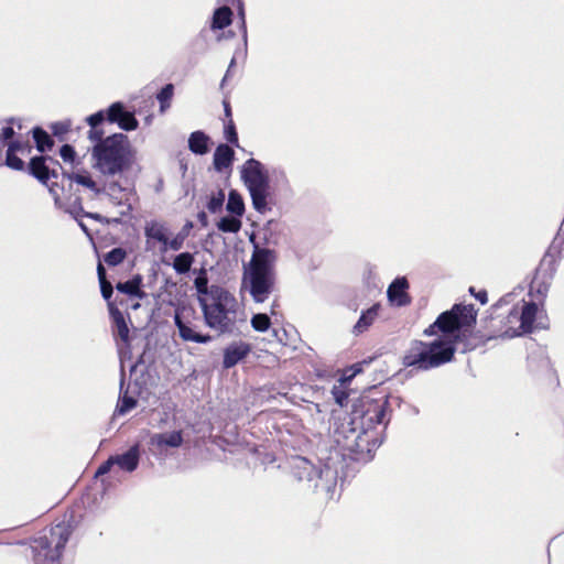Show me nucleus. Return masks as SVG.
<instances>
[{
	"instance_id": "f257e3e1",
	"label": "nucleus",
	"mask_w": 564,
	"mask_h": 564,
	"mask_svg": "<svg viewBox=\"0 0 564 564\" xmlns=\"http://www.w3.org/2000/svg\"><path fill=\"white\" fill-rule=\"evenodd\" d=\"M477 315L478 311L473 304H454L423 330L424 336L433 339H415L410 344L402 357V365L426 371L452 362L457 343L464 345V352L474 350L481 343L473 340V332L469 329L475 326Z\"/></svg>"
},
{
	"instance_id": "f03ea898",
	"label": "nucleus",
	"mask_w": 564,
	"mask_h": 564,
	"mask_svg": "<svg viewBox=\"0 0 564 564\" xmlns=\"http://www.w3.org/2000/svg\"><path fill=\"white\" fill-rule=\"evenodd\" d=\"M86 122L90 127L87 138L93 143L90 148L93 169L105 177L121 176L127 173L134 162V152L128 135L118 132L106 137L102 128L104 111L88 116Z\"/></svg>"
},
{
	"instance_id": "7ed1b4c3",
	"label": "nucleus",
	"mask_w": 564,
	"mask_h": 564,
	"mask_svg": "<svg viewBox=\"0 0 564 564\" xmlns=\"http://www.w3.org/2000/svg\"><path fill=\"white\" fill-rule=\"evenodd\" d=\"M275 252L268 248H256L251 256L242 275L241 288L249 292L254 303L265 302L275 291Z\"/></svg>"
},
{
	"instance_id": "20e7f679",
	"label": "nucleus",
	"mask_w": 564,
	"mask_h": 564,
	"mask_svg": "<svg viewBox=\"0 0 564 564\" xmlns=\"http://www.w3.org/2000/svg\"><path fill=\"white\" fill-rule=\"evenodd\" d=\"M207 326L219 333H230L236 323L237 300L225 288H214L208 297L199 299Z\"/></svg>"
},
{
	"instance_id": "39448f33",
	"label": "nucleus",
	"mask_w": 564,
	"mask_h": 564,
	"mask_svg": "<svg viewBox=\"0 0 564 564\" xmlns=\"http://www.w3.org/2000/svg\"><path fill=\"white\" fill-rule=\"evenodd\" d=\"M73 533L70 522L62 521L44 529L31 541L34 564H61L64 547Z\"/></svg>"
},
{
	"instance_id": "423d86ee",
	"label": "nucleus",
	"mask_w": 564,
	"mask_h": 564,
	"mask_svg": "<svg viewBox=\"0 0 564 564\" xmlns=\"http://www.w3.org/2000/svg\"><path fill=\"white\" fill-rule=\"evenodd\" d=\"M50 163L61 166L58 161L48 155H35L30 159L28 164L25 163L24 171L48 188L55 204H64L69 200L70 196L67 194L65 186L58 181V172L51 167Z\"/></svg>"
},
{
	"instance_id": "0eeeda50",
	"label": "nucleus",
	"mask_w": 564,
	"mask_h": 564,
	"mask_svg": "<svg viewBox=\"0 0 564 564\" xmlns=\"http://www.w3.org/2000/svg\"><path fill=\"white\" fill-rule=\"evenodd\" d=\"M241 178L250 193L253 208L261 214L270 210L269 175L261 162L256 159L247 160L241 171Z\"/></svg>"
},
{
	"instance_id": "6e6552de",
	"label": "nucleus",
	"mask_w": 564,
	"mask_h": 564,
	"mask_svg": "<svg viewBox=\"0 0 564 564\" xmlns=\"http://www.w3.org/2000/svg\"><path fill=\"white\" fill-rule=\"evenodd\" d=\"M555 271V261L552 257H544L535 269L529 286V295L534 297L540 305H543Z\"/></svg>"
},
{
	"instance_id": "1a4fd4ad",
	"label": "nucleus",
	"mask_w": 564,
	"mask_h": 564,
	"mask_svg": "<svg viewBox=\"0 0 564 564\" xmlns=\"http://www.w3.org/2000/svg\"><path fill=\"white\" fill-rule=\"evenodd\" d=\"M362 417L370 424H387V411L389 409V400L387 395L373 399L364 397L361 399Z\"/></svg>"
},
{
	"instance_id": "9d476101",
	"label": "nucleus",
	"mask_w": 564,
	"mask_h": 564,
	"mask_svg": "<svg viewBox=\"0 0 564 564\" xmlns=\"http://www.w3.org/2000/svg\"><path fill=\"white\" fill-rule=\"evenodd\" d=\"M105 112V121L117 123L124 131L135 130L139 122L133 112L126 110L124 105L120 101L111 104Z\"/></svg>"
},
{
	"instance_id": "9b49d317",
	"label": "nucleus",
	"mask_w": 564,
	"mask_h": 564,
	"mask_svg": "<svg viewBox=\"0 0 564 564\" xmlns=\"http://www.w3.org/2000/svg\"><path fill=\"white\" fill-rule=\"evenodd\" d=\"M32 152V145L29 140H11L8 142L4 164L13 171H24L25 162L18 155H29Z\"/></svg>"
},
{
	"instance_id": "f8f14e48",
	"label": "nucleus",
	"mask_w": 564,
	"mask_h": 564,
	"mask_svg": "<svg viewBox=\"0 0 564 564\" xmlns=\"http://www.w3.org/2000/svg\"><path fill=\"white\" fill-rule=\"evenodd\" d=\"M539 302H523L519 310L520 324L513 334H529L535 328L534 322L536 321L539 313Z\"/></svg>"
},
{
	"instance_id": "ddd939ff",
	"label": "nucleus",
	"mask_w": 564,
	"mask_h": 564,
	"mask_svg": "<svg viewBox=\"0 0 564 564\" xmlns=\"http://www.w3.org/2000/svg\"><path fill=\"white\" fill-rule=\"evenodd\" d=\"M251 352V345L245 341H234L224 349L223 367L232 368Z\"/></svg>"
},
{
	"instance_id": "4468645a",
	"label": "nucleus",
	"mask_w": 564,
	"mask_h": 564,
	"mask_svg": "<svg viewBox=\"0 0 564 564\" xmlns=\"http://www.w3.org/2000/svg\"><path fill=\"white\" fill-rule=\"evenodd\" d=\"M175 325L178 329V335L184 341H193L198 344H206L212 340L210 335H203L194 329V325L191 321H184L180 313L175 314Z\"/></svg>"
},
{
	"instance_id": "2eb2a0df",
	"label": "nucleus",
	"mask_w": 564,
	"mask_h": 564,
	"mask_svg": "<svg viewBox=\"0 0 564 564\" xmlns=\"http://www.w3.org/2000/svg\"><path fill=\"white\" fill-rule=\"evenodd\" d=\"M356 446L350 452V457L355 460H365L371 457V452L376 446V440L368 431L362 430L360 435L357 436Z\"/></svg>"
},
{
	"instance_id": "dca6fc26",
	"label": "nucleus",
	"mask_w": 564,
	"mask_h": 564,
	"mask_svg": "<svg viewBox=\"0 0 564 564\" xmlns=\"http://www.w3.org/2000/svg\"><path fill=\"white\" fill-rule=\"evenodd\" d=\"M409 282L405 278L395 279L388 288V299L397 306H405L411 303V296L408 294Z\"/></svg>"
},
{
	"instance_id": "f3484780",
	"label": "nucleus",
	"mask_w": 564,
	"mask_h": 564,
	"mask_svg": "<svg viewBox=\"0 0 564 564\" xmlns=\"http://www.w3.org/2000/svg\"><path fill=\"white\" fill-rule=\"evenodd\" d=\"M65 182H68V188H66L67 194L72 197V183L75 182L79 185H83L95 193H99L100 189L97 186V183L93 180L90 174L86 171L83 173H63L61 177V184L65 186Z\"/></svg>"
},
{
	"instance_id": "a211bd4d",
	"label": "nucleus",
	"mask_w": 564,
	"mask_h": 564,
	"mask_svg": "<svg viewBox=\"0 0 564 564\" xmlns=\"http://www.w3.org/2000/svg\"><path fill=\"white\" fill-rule=\"evenodd\" d=\"M109 314L113 323V335L119 337L124 345H129L130 330L123 313L117 307V305H110Z\"/></svg>"
},
{
	"instance_id": "6ab92c4d",
	"label": "nucleus",
	"mask_w": 564,
	"mask_h": 564,
	"mask_svg": "<svg viewBox=\"0 0 564 564\" xmlns=\"http://www.w3.org/2000/svg\"><path fill=\"white\" fill-rule=\"evenodd\" d=\"M361 431L362 429L358 430L355 427L343 426L340 430L336 431L335 441L343 452L350 455L352 447L357 444V436L360 435Z\"/></svg>"
},
{
	"instance_id": "aec40b11",
	"label": "nucleus",
	"mask_w": 564,
	"mask_h": 564,
	"mask_svg": "<svg viewBox=\"0 0 564 564\" xmlns=\"http://www.w3.org/2000/svg\"><path fill=\"white\" fill-rule=\"evenodd\" d=\"M143 279L140 274L133 275L126 282H118L116 289L118 292L127 294L131 297L143 300L147 297V293L142 290Z\"/></svg>"
},
{
	"instance_id": "412c9836",
	"label": "nucleus",
	"mask_w": 564,
	"mask_h": 564,
	"mask_svg": "<svg viewBox=\"0 0 564 564\" xmlns=\"http://www.w3.org/2000/svg\"><path fill=\"white\" fill-rule=\"evenodd\" d=\"M235 159V151L228 144H219L215 152L213 164L216 171L223 172L224 170L231 166Z\"/></svg>"
},
{
	"instance_id": "4be33fe9",
	"label": "nucleus",
	"mask_w": 564,
	"mask_h": 564,
	"mask_svg": "<svg viewBox=\"0 0 564 564\" xmlns=\"http://www.w3.org/2000/svg\"><path fill=\"white\" fill-rule=\"evenodd\" d=\"M183 443L182 431H173L171 433H159L151 437V444L163 447H180Z\"/></svg>"
},
{
	"instance_id": "5701e85b",
	"label": "nucleus",
	"mask_w": 564,
	"mask_h": 564,
	"mask_svg": "<svg viewBox=\"0 0 564 564\" xmlns=\"http://www.w3.org/2000/svg\"><path fill=\"white\" fill-rule=\"evenodd\" d=\"M116 465L126 471H133L139 464V448L132 446L129 451L121 455L113 456Z\"/></svg>"
},
{
	"instance_id": "b1692460",
	"label": "nucleus",
	"mask_w": 564,
	"mask_h": 564,
	"mask_svg": "<svg viewBox=\"0 0 564 564\" xmlns=\"http://www.w3.org/2000/svg\"><path fill=\"white\" fill-rule=\"evenodd\" d=\"M210 138L203 131H194L188 138L189 150L199 155H204L209 151Z\"/></svg>"
},
{
	"instance_id": "393cba45",
	"label": "nucleus",
	"mask_w": 564,
	"mask_h": 564,
	"mask_svg": "<svg viewBox=\"0 0 564 564\" xmlns=\"http://www.w3.org/2000/svg\"><path fill=\"white\" fill-rule=\"evenodd\" d=\"M380 304H373L368 310L364 311L354 326L355 334H361L366 332L376 321L379 315Z\"/></svg>"
},
{
	"instance_id": "a878e982",
	"label": "nucleus",
	"mask_w": 564,
	"mask_h": 564,
	"mask_svg": "<svg viewBox=\"0 0 564 564\" xmlns=\"http://www.w3.org/2000/svg\"><path fill=\"white\" fill-rule=\"evenodd\" d=\"M97 275L100 285V292L102 297L107 301L108 310L110 311V305H116L113 301H111L113 294V286L110 281L107 279L106 269L101 261L97 264Z\"/></svg>"
},
{
	"instance_id": "bb28decb",
	"label": "nucleus",
	"mask_w": 564,
	"mask_h": 564,
	"mask_svg": "<svg viewBox=\"0 0 564 564\" xmlns=\"http://www.w3.org/2000/svg\"><path fill=\"white\" fill-rule=\"evenodd\" d=\"M59 206L62 205H69V213L72 215H74L75 219L78 220V217H88V218H91L94 220H97L99 223H108V220H106L100 214L98 213H88V212H85L84 210V207L82 205V199L80 197H75L74 200L72 202V198H69L68 202L64 203V204H58Z\"/></svg>"
},
{
	"instance_id": "cd10ccee",
	"label": "nucleus",
	"mask_w": 564,
	"mask_h": 564,
	"mask_svg": "<svg viewBox=\"0 0 564 564\" xmlns=\"http://www.w3.org/2000/svg\"><path fill=\"white\" fill-rule=\"evenodd\" d=\"M35 148L40 153L48 152L54 147L52 137L41 127H34L31 131Z\"/></svg>"
},
{
	"instance_id": "c85d7f7f",
	"label": "nucleus",
	"mask_w": 564,
	"mask_h": 564,
	"mask_svg": "<svg viewBox=\"0 0 564 564\" xmlns=\"http://www.w3.org/2000/svg\"><path fill=\"white\" fill-rule=\"evenodd\" d=\"M167 229L164 227V225L158 223V221H151L147 224L144 228V234L148 238L154 239L161 243H163L162 251H166L167 246Z\"/></svg>"
},
{
	"instance_id": "c756f323",
	"label": "nucleus",
	"mask_w": 564,
	"mask_h": 564,
	"mask_svg": "<svg viewBox=\"0 0 564 564\" xmlns=\"http://www.w3.org/2000/svg\"><path fill=\"white\" fill-rule=\"evenodd\" d=\"M232 22V11L228 6H223L215 10L212 21L213 30H223Z\"/></svg>"
},
{
	"instance_id": "7c9ffc66",
	"label": "nucleus",
	"mask_w": 564,
	"mask_h": 564,
	"mask_svg": "<svg viewBox=\"0 0 564 564\" xmlns=\"http://www.w3.org/2000/svg\"><path fill=\"white\" fill-rule=\"evenodd\" d=\"M519 314L520 313H519L518 307H513L509 312V314L505 318L502 335H505L507 337H516V336L522 335V334H513V330L516 332V328H518V325L520 324Z\"/></svg>"
},
{
	"instance_id": "2f4dec72",
	"label": "nucleus",
	"mask_w": 564,
	"mask_h": 564,
	"mask_svg": "<svg viewBox=\"0 0 564 564\" xmlns=\"http://www.w3.org/2000/svg\"><path fill=\"white\" fill-rule=\"evenodd\" d=\"M195 258L191 252H183L177 254L173 261V269L178 274H185L191 270L192 264L194 263Z\"/></svg>"
},
{
	"instance_id": "473e14b6",
	"label": "nucleus",
	"mask_w": 564,
	"mask_h": 564,
	"mask_svg": "<svg viewBox=\"0 0 564 564\" xmlns=\"http://www.w3.org/2000/svg\"><path fill=\"white\" fill-rule=\"evenodd\" d=\"M227 210L238 217H241L245 213V203L241 195L231 189L228 195Z\"/></svg>"
},
{
	"instance_id": "72a5a7b5",
	"label": "nucleus",
	"mask_w": 564,
	"mask_h": 564,
	"mask_svg": "<svg viewBox=\"0 0 564 564\" xmlns=\"http://www.w3.org/2000/svg\"><path fill=\"white\" fill-rule=\"evenodd\" d=\"M6 122L8 123V126L3 127L0 131V143L8 147V142L14 140L13 137L15 132L13 126H17V128L21 130L22 123L20 120L13 117L6 119Z\"/></svg>"
},
{
	"instance_id": "f704fd0d",
	"label": "nucleus",
	"mask_w": 564,
	"mask_h": 564,
	"mask_svg": "<svg viewBox=\"0 0 564 564\" xmlns=\"http://www.w3.org/2000/svg\"><path fill=\"white\" fill-rule=\"evenodd\" d=\"M194 285L198 293V300L208 297L210 290H213L214 288H220L219 285L216 284H213L210 286L208 285V278L204 270L199 273L198 276L195 278Z\"/></svg>"
},
{
	"instance_id": "c9c22d12",
	"label": "nucleus",
	"mask_w": 564,
	"mask_h": 564,
	"mask_svg": "<svg viewBox=\"0 0 564 564\" xmlns=\"http://www.w3.org/2000/svg\"><path fill=\"white\" fill-rule=\"evenodd\" d=\"M127 254L126 249L117 247L104 256V261L108 267H117L126 260Z\"/></svg>"
},
{
	"instance_id": "e433bc0d",
	"label": "nucleus",
	"mask_w": 564,
	"mask_h": 564,
	"mask_svg": "<svg viewBox=\"0 0 564 564\" xmlns=\"http://www.w3.org/2000/svg\"><path fill=\"white\" fill-rule=\"evenodd\" d=\"M241 225V220L237 217H223L218 221L217 228L223 232L236 234L240 230Z\"/></svg>"
},
{
	"instance_id": "4c0bfd02",
	"label": "nucleus",
	"mask_w": 564,
	"mask_h": 564,
	"mask_svg": "<svg viewBox=\"0 0 564 564\" xmlns=\"http://www.w3.org/2000/svg\"><path fill=\"white\" fill-rule=\"evenodd\" d=\"M174 94V86L172 84H166L156 95V98L160 102L161 111H165L171 106V99Z\"/></svg>"
},
{
	"instance_id": "58836bf2",
	"label": "nucleus",
	"mask_w": 564,
	"mask_h": 564,
	"mask_svg": "<svg viewBox=\"0 0 564 564\" xmlns=\"http://www.w3.org/2000/svg\"><path fill=\"white\" fill-rule=\"evenodd\" d=\"M251 326L254 330L264 333L270 328L271 319L267 314L258 313L251 317Z\"/></svg>"
},
{
	"instance_id": "ea45409f",
	"label": "nucleus",
	"mask_w": 564,
	"mask_h": 564,
	"mask_svg": "<svg viewBox=\"0 0 564 564\" xmlns=\"http://www.w3.org/2000/svg\"><path fill=\"white\" fill-rule=\"evenodd\" d=\"M135 406L137 400L133 397L128 395V393L126 392L122 397H120L116 406V412L122 415L131 411Z\"/></svg>"
},
{
	"instance_id": "a19ab883",
	"label": "nucleus",
	"mask_w": 564,
	"mask_h": 564,
	"mask_svg": "<svg viewBox=\"0 0 564 564\" xmlns=\"http://www.w3.org/2000/svg\"><path fill=\"white\" fill-rule=\"evenodd\" d=\"M225 202V192L224 189L219 188L216 193H214L208 203H207V209L215 214L219 212L224 205Z\"/></svg>"
},
{
	"instance_id": "79ce46f5",
	"label": "nucleus",
	"mask_w": 564,
	"mask_h": 564,
	"mask_svg": "<svg viewBox=\"0 0 564 564\" xmlns=\"http://www.w3.org/2000/svg\"><path fill=\"white\" fill-rule=\"evenodd\" d=\"M225 139L234 147H239L238 133L234 119L225 121Z\"/></svg>"
},
{
	"instance_id": "37998d69",
	"label": "nucleus",
	"mask_w": 564,
	"mask_h": 564,
	"mask_svg": "<svg viewBox=\"0 0 564 564\" xmlns=\"http://www.w3.org/2000/svg\"><path fill=\"white\" fill-rule=\"evenodd\" d=\"M345 381L346 379L341 380L340 384L334 386L332 389V394L336 403L340 406H345L348 402V392L343 387Z\"/></svg>"
},
{
	"instance_id": "c03bdc74",
	"label": "nucleus",
	"mask_w": 564,
	"mask_h": 564,
	"mask_svg": "<svg viewBox=\"0 0 564 564\" xmlns=\"http://www.w3.org/2000/svg\"><path fill=\"white\" fill-rule=\"evenodd\" d=\"M185 238H186V234L178 232L173 239H171V240L167 239L166 250L167 249H171L174 251L180 250L184 245Z\"/></svg>"
},
{
	"instance_id": "a18cd8bd",
	"label": "nucleus",
	"mask_w": 564,
	"mask_h": 564,
	"mask_svg": "<svg viewBox=\"0 0 564 564\" xmlns=\"http://www.w3.org/2000/svg\"><path fill=\"white\" fill-rule=\"evenodd\" d=\"M59 155L65 162H73L75 160L76 152L70 144H64L59 149Z\"/></svg>"
},
{
	"instance_id": "49530a36",
	"label": "nucleus",
	"mask_w": 564,
	"mask_h": 564,
	"mask_svg": "<svg viewBox=\"0 0 564 564\" xmlns=\"http://www.w3.org/2000/svg\"><path fill=\"white\" fill-rule=\"evenodd\" d=\"M116 464L113 456H110L106 462H104L96 470L95 477H100L108 474L111 467Z\"/></svg>"
},
{
	"instance_id": "de8ad7c7",
	"label": "nucleus",
	"mask_w": 564,
	"mask_h": 564,
	"mask_svg": "<svg viewBox=\"0 0 564 564\" xmlns=\"http://www.w3.org/2000/svg\"><path fill=\"white\" fill-rule=\"evenodd\" d=\"M223 106H224V115H225L224 122H225L227 120L232 119V111H231L230 101L228 99L223 100Z\"/></svg>"
},
{
	"instance_id": "09e8293b",
	"label": "nucleus",
	"mask_w": 564,
	"mask_h": 564,
	"mask_svg": "<svg viewBox=\"0 0 564 564\" xmlns=\"http://www.w3.org/2000/svg\"><path fill=\"white\" fill-rule=\"evenodd\" d=\"M219 2H224V3H230V4H235L236 2L238 3V8H239V15L242 20V24L245 25V11H243V7H242V3H241V0H218Z\"/></svg>"
},
{
	"instance_id": "8fccbe9b",
	"label": "nucleus",
	"mask_w": 564,
	"mask_h": 564,
	"mask_svg": "<svg viewBox=\"0 0 564 564\" xmlns=\"http://www.w3.org/2000/svg\"><path fill=\"white\" fill-rule=\"evenodd\" d=\"M476 300H478L482 305L487 304L488 295L486 290H480L475 294Z\"/></svg>"
},
{
	"instance_id": "3c124183",
	"label": "nucleus",
	"mask_w": 564,
	"mask_h": 564,
	"mask_svg": "<svg viewBox=\"0 0 564 564\" xmlns=\"http://www.w3.org/2000/svg\"><path fill=\"white\" fill-rule=\"evenodd\" d=\"M77 221H78V225H79V227L82 228V230H83L87 236H89V237H90V234H89L88 227H87V226H86L82 220H79V219H78Z\"/></svg>"
},
{
	"instance_id": "603ef678",
	"label": "nucleus",
	"mask_w": 564,
	"mask_h": 564,
	"mask_svg": "<svg viewBox=\"0 0 564 564\" xmlns=\"http://www.w3.org/2000/svg\"><path fill=\"white\" fill-rule=\"evenodd\" d=\"M279 307V301L274 300L271 304V314H275V310Z\"/></svg>"
},
{
	"instance_id": "864d4df0",
	"label": "nucleus",
	"mask_w": 564,
	"mask_h": 564,
	"mask_svg": "<svg viewBox=\"0 0 564 564\" xmlns=\"http://www.w3.org/2000/svg\"><path fill=\"white\" fill-rule=\"evenodd\" d=\"M469 293L475 296V294H477L476 289L474 286H470Z\"/></svg>"
},
{
	"instance_id": "5fc2aeb1",
	"label": "nucleus",
	"mask_w": 564,
	"mask_h": 564,
	"mask_svg": "<svg viewBox=\"0 0 564 564\" xmlns=\"http://www.w3.org/2000/svg\"><path fill=\"white\" fill-rule=\"evenodd\" d=\"M199 218H200V219H205V218H206L205 213H200V214H199Z\"/></svg>"
}]
</instances>
